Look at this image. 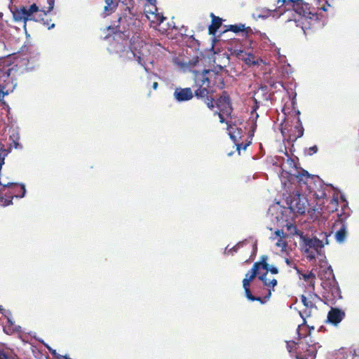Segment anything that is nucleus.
Returning <instances> with one entry per match:
<instances>
[{
  "label": "nucleus",
  "instance_id": "nucleus-35",
  "mask_svg": "<svg viewBox=\"0 0 359 359\" xmlns=\"http://www.w3.org/2000/svg\"><path fill=\"white\" fill-rule=\"evenodd\" d=\"M251 144V141H249L248 142L243 143V142H240L239 141L237 142V144H235L236 146V149L240 153L241 150H245L246 148Z\"/></svg>",
  "mask_w": 359,
  "mask_h": 359
},
{
  "label": "nucleus",
  "instance_id": "nucleus-37",
  "mask_svg": "<svg viewBox=\"0 0 359 359\" xmlns=\"http://www.w3.org/2000/svg\"><path fill=\"white\" fill-rule=\"evenodd\" d=\"M301 300H302V304L306 307V308H313L314 306V304L313 303L309 300L306 296H304V294H302L301 296Z\"/></svg>",
  "mask_w": 359,
  "mask_h": 359
},
{
  "label": "nucleus",
  "instance_id": "nucleus-64",
  "mask_svg": "<svg viewBox=\"0 0 359 359\" xmlns=\"http://www.w3.org/2000/svg\"><path fill=\"white\" fill-rule=\"evenodd\" d=\"M320 4V0H316Z\"/></svg>",
  "mask_w": 359,
  "mask_h": 359
},
{
  "label": "nucleus",
  "instance_id": "nucleus-30",
  "mask_svg": "<svg viewBox=\"0 0 359 359\" xmlns=\"http://www.w3.org/2000/svg\"><path fill=\"white\" fill-rule=\"evenodd\" d=\"M259 90L262 93L264 100H271L272 94H273V93H274V92H272V93H269V87L266 85L261 86L259 88Z\"/></svg>",
  "mask_w": 359,
  "mask_h": 359
},
{
  "label": "nucleus",
  "instance_id": "nucleus-5",
  "mask_svg": "<svg viewBox=\"0 0 359 359\" xmlns=\"http://www.w3.org/2000/svg\"><path fill=\"white\" fill-rule=\"evenodd\" d=\"M341 210L337 213L338 219L333 225V229L336 231L335 239L338 243H343L346 237L347 225L346 219L351 215V209L348 205V201L343 195H340Z\"/></svg>",
  "mask_w": 359,
  "mask_h": 359
},
{
  "label": "nucleus",
  "instance_id": "nucleus-17",
  "mask_svg": "<svg viewBox=\"0 0 359 359\" xmlns=\"http://www.w3.org/2000/svg\"><path fill=\"white\" fill-rule=\"evenodd\" d=\"M150 4L153 6V9L147 10V13L151 14L153 16L152 22H156L157 25H161L165 19L163 15L161 13H157V8L156 6V0H148Z\"/></svg>",
  "mask_w": 359,
  "mask_h": 359
},
{
  "label": "nucleus",
  "instance_id": "nucleus-20",
  "mask_svg": "<svg viewBox=\"0 0 359 359\" xmlns=\"http://www.w3.org/2000/svg\"><path fill=\"white\" fill-rule=\"evenodd\" d=\"M284 233L282 230H276L273 235L271 236V240L278 238L276 245L280 248L281 252H284L286 250L287 243L283 240Z\"/></svg>",
  "mask_w": 359,
  "mask_h": 359
},
{
  "label": "nucleus",
  "instance_id": "nucleus-63",
  "mask_svg": "<svg viewBox=\"0 0 359 359\" xmlns=\"http://www.w3.org/2000/svg\"><path fill=\"white\" fill-rule=\"evenodd\" d=\"M296 269L297 271V273H300L299 270L298 269H297V268H296Z\"/></svg>",
  "mask_w": 359,
  "mask_h": 359
},
{
  "label": "nucleus",
  "instance_id": "nucleus-34",
  "mask_svg": "<svg viewBox=\"0 0 359 359\" xmlns=\"http://www.w3.org/2000/svg\"><path fill=\"white\" fill-rule=\"evenodd\" d=\"M259 107V102H257V100L256 99H255V105L252 108L250 118H253L254 116H255V120H257L258 118L259 115L257 113V110L258 109Z\"/></svg>",
  "mask_w": 359,
  "mask_h": 359
},
{
  "label": "nucleus",
  "instance_id": "nucleus-8",
  "mask_svg": "<svg viewBox=\"0 0 359 359\" xmlns=\"http://www.w3.org/2000/svg\"><path fill=\"white\" fill-rule=\"evenodd\" d=\"M202 57L203 54L201 53L200 55L196 54L191 58L182 56L175 57H173L172 61L173 63L182 72H191L194 74V72H198L195 68L201 65L200 63L203 60Z\"/></svg>",
  "mask_w": 359,
  "mask_h": 359
},
{
  "label": "nucleus",
  "instance_id": "nucleus-42",
  "mask_svg": "<svg viewBox=\"0 0 359 359\" xmlns=\"http://www.w3.org/2000/svg\"><path fill=\"white\" fill-rule=\"evenodd\" d=\"M286 163L289 168H297V163L295 162V159L294 158L288 157L287 158Z\"/></svg>",
  "mask_w": 359,
  "mask_h": 359
},
{
  "label": "nucleus",
  "instance_id": "nucleus-57",
  "mask_svg": "<svg viewBox=\"0 0 359 359\" xmlns=\"http://www.w3.org/2000/svg\"><path fill=\"white\" fill-rule=\"evenodd\" d=\"M285 263L287 264V265H288L290 266H292V262L290 261L288 258L285 259Z\"/></svg>",
  "mask_w": 359,
  "mask_h": 359
},
{
  "label": "nucleus",
  "instance_id": "nucleus-12",
  "mask_svg": "<svg viewBox=\"0 0 359 359\" xmlns=\"http://www.w3.org/2000/svg\"><path fill=\"white\" fill-rule=\"evenodd\" d=\"M325 274L327 279L330 280L329 284V292L331 293L333 299H339L341 298V290L337 285V283L334 278L333 270L331 266L327 267L325 270Z\"/></svg>",
  "mask_w": 359,
  "mask_h": 359
},
{
  "label": "nucleus",
  "instance_id": "nucleus-62",
  "mask_svg": "<svg viewBox=\"0 0 359 359\" xmlns=\"http://www.w3.org/2000/svg\"><path fill=\"white\" fill-rule=\"evenodd\" d=\"M291 72H292L291 71L289 72V71L286 70V74H290Z\"/></svg>",
  "mask_w": 359,
  "mask_h": 359
},
{
  "label": "nucleus",
  "instance_id": "nucleus-45",
  "mask_svg": "<svg viewBox=\"0 0 359 359\" xmlns=\"http://www.w3.org/2000/svg\"><path fill=\"white\" fill-rule=\"evenodd\" d=\"M206 104L209 109H212L215 107L214 99H212V97L209 98L208 97H207Z\"/></svg>",
  "mask_w": 359,
  "mask_h": 359
},
{
  "label": "nucleus",
  "instance_id": "nucleus-39",
  "mask_svg": "<svg viewBox=\"0 0 359 359\" xmlns=\"http://www.w3.org/2000/svg\"><path fill=\"white\" fill-rule=\"evenodd\" d=\"M10 139L12 140L13 144H14V147L15 149H18L20 146L19 144V135L18 133L16 134H12L11 136H10Z\"/></svg>",
  "mask_w": 359,
  "mask_h": 359
},
{
  "label": "nucleus",
  "instance_id": "nucleus-48",
  "mask_svg": "<svg viewBox=\"0 0 359 359\" xmlns=\"http://www.w3.org/2000/svg\"><path fill=\"white\" fill-rule=\"evenodd\" d=\"M331 203L334 205H337L339 203V193H334Z\"/></svg>",
  "mask_w": 359,
  "mask_h": 359
},
{
  "label": "nucleus",
  "instance_id": "nucleus-52",
  "mask_svg": "<svg viewBox=\"0 0 359 359\" xmlns=\"http://www.w3.org/2000/svg\"><path fill=\"white\" fill-rule=\"evenodd\" d=\"M316 197L318 198H324L327 196L325 191H319V194H316Z\"/></svg>",
  "mask_w": 359,
  "mask_h": 359
},
{
  "label": "nucleus",
  "instance_id": "nucleus-16",
  "mask_svg": "<svg viewBox=\"0 0 359 359\" xmlns=\"http://www.w3.org/2000/svg\"><path fill=\"white\" fill-rule=\"evenodd\" d=\"M345 317V313L339 309L332 308L327 313V322L337 325Z\"/></svg>",
  "mask_w": 359,
  "mask_h": 359
},
{
  "label": "nucleus",
  "instance_id": "nucleus-29",
  "mask_svg": "<svg viewBox=\"0 0 359 359\" xmlns=\"http://www.w3.org/2000/svg\"><path fill=\"white\" fill-rule=\"evenodd\" d=\"M245 61V63L248 65H259V60L256 58V57L251 53L248 54L247 57L244 59ZM260 62H262V60H260Z\"/></svg>",
  "mask_w": 359,
  "mask_h": 359
},
{
  "label": "nucleus",
  "instance_id": "nucleus-22",
  "mask_svg": "<svg viewBox=\"0 0 359 359\" xmlns=\"http://www.w3.org/2000/svg\"><path fill=\"white\" fill-rule=\"evenodd\" d=\"M229 135L230 138L233 140L234 144H237V142L241 138V135L243 134V130L241 128H236L234 130V128L232 126H229L228 128Z\"/></svg>",
  "mask_w": 359,
  "mask_h": 359
},
{
  "label": "nucleus",
  "instance_id": "nucleus-6",
  "mask_svg": "<svg viewBox=\"0 0 359 359\" xmlns=\"http://www.w3.org/2000/svg\"><path fill=\"white\" fill-rule=\"evenodd\" d=\"M194 76L198 82L205 85L212 90L215 88L222 89L224 87V81L222 74L215 69H203L201 72H194Z\"/></svg>",
  "mask_w": 359,
  "mask_h": 359
},
{
  "label": "nucleus",
  "instance_id": "nucleus-23",
  "mask_svg": "<svg viewBox=\"0 0 359 359\" xmlns=\"http://www.w3.org/2000/svg\"><path fill=\"white\" fill-rule=\"evenodd\" d=\"M212 18V25L209 27L210 33L214 34L219 28L222 25V19L219 17H216L213 13L211 14Z\"/></svg>",
  "mask_w": 359,
  "mask_h": 359
},
{
  "label": "nucleus",
  "instance_id": "nucleus-43",
  "mask_svg": "<svg viewBox=\"0 0 359 359\" xmlns=\"http://www.w3.org/2000/svg\"><path fill=\"white\" fill-rule=\"evenodd\" d=\"M318 150V147L316 145H314L306 149V154L309 156H312L313 154L317 153Z\"/></svg>",
  "mask_w": 359,
  "mask_h": 359
},
{
  "label": "nucleus",
  "instance_id": "nucleus-58",
  "mask_svg": "<svg viewBox=\"0 0 359 359\" xmlns=\"http://www.w3.org/2000/svg\"><path fill=\"white\" fill-rule=\"evenodd\" d=\"M158 83H157V82H154V83H153V84H152V88H153V89H154V90H156V89H157V88H158Z\"/></svg>",
  "mask_w": 359,
  "mask_h": 359
},
{
  "label": "nucleus",
  "instance_id": "nucleus-53",
  "mask_svg": "<svg viewBox=\"0 0 359 359\" xmlns=\"http://www.w3.org/2000/svg\"><path fill=\"white\" fill-rule=\"evenodd\" d=\"M222 112V111H221L219 112H215V114H217L219 116L220 122L224 123L225 121V119Z\"/></svg>",
  "mask_w": 359,
  "mask_h": 359
},
{
  "label": "nucleus",
  "instance_id": "nucleus-11",
  "mask_svg": "<svg viewBox=\"0 0 359 359\" xmlns=\"http://www.w3.org/2000/svg\"><path fill=\"white\" fill-rule=\"evenodd\" d=\"M288 204L292 212L302 215L305 213L309 205V202L304 195L296 194L293 196Z\"/></svg>",
  "mask_w": 359,
  "mask_h": 359
},
{
  "label": "nucleus",
  "instance_id": "nucleus-33",
  "mask_svg": "<svg viewBox=\"0 0 359 359\" xmlns=\"http://www.w3.org/2000/svg\"><path fill=\"white\" fill-rule=\"evenodd\" d=\"M45 345L47 347V348L48 349V351L50 352V353L53 356H55L57 359H72L69 357H68L67 355H62L58 354L55 349H53L47 344H45Z\"/></svg>",
  "mask_w": 359,
  "mask_h": 359
},
{
  "label": "nucleus",
  "instance_id": "nucleus-32",
  "mask_svg": "<svg viewBox=\"0 0 359 359\" xmlns=\"http://www.w3.org/2000/svg\"><path fill=\"white\" fill-rule=\"evenodd\" d=\"M228 30L231 31L234 33H238L245 30V25H229Z\"/></svg>",
  "mask_w": 359,
  "mask_h": 359
},
{
  "label": "nucleus",
  "instance_id": "nucleus-3",
  "mask_svg": "<svg viewBox=\"0 0 359 359\" xmlns=\"http://www.w3.org/2000/svg\"><path fill=\"white\" fill-rule=\"evenodd\" d=\"M287 229L293 234L298 235L303 242V251L306 258L309 261L316 259V256L321 255L322 249L324 244L321 240L316 237L309 238L299 231L297 227L292 224L287 226Z\"/></svg>",
  "mask_w": 359,
  "mask_h": 359
},
{
  "label": "nucleus",
  "instance_id": "nucleus-51",
  "mask_svg": "<svg viewBox=\"0 0 359 359\" xmlns=\"http://www.w3.org/2000/svg\"><path fill=\"white\" fill-rule=\"evenodd\" d=\"M13 198V196H11V198L9 199H6L4 201V205L8 206V205H11L13 203V201H12Z\"/></svg>",
  "mask_w": 359,
  "mask_h": 359
},
{
  "label": "nucleus",
  "instance_id": "nucleus-36",
  "mask_svg": "<svg viewBox=\"0 0 359 359\" xmlns=\"http://www.w3.org/2000/svg\"><path fill=\"white\" fill-rule=\"evenodd\" d=\"M251 119H252V122H251V126H250V131H249V137L250 138H252L254 136L255 131L257 128V123H256L257 120H255V116L253 117V118H251Z\"/></svg>",
  "mask_w": 359,
  "mask_h": 359
},
{
  "label": "nucleus",
  "instance_id": "nucleus-60",
  "mask_svg": "<svg viewBox=\"0 0 359 359\" xmlns=\"http://www.w3.org/2000/svg\"><path fill=\"white\" fill-rule=\"evenodd\" d=\"M5 309L3 308L2 306H0V313L3 312Z\"/></svg>",
  "mask_w": 359,
  "mask_h": 359
},
{
  "label": "nucleus",
  "instance_id": "nucleus-54",
  "mask_svg": "<svg viewBox=\"0 0 359 359\" xmlns=\"http://www.w3.org/2000/svg\"><path fill=\"white\" fill-rule=\"evenodd\" d=\"M43 24H44L45 25L48 26V28L49 29H52V28H53V27H55V24H51V25H50V24H49L48 20L44 21V22H43Z\"/></svg>",
  "mask_w": 359,
  "mask_h": 359
},
{
  "label": "nucleus",
  "instance_id": "nucleus-14",
  "mask_svg": "<svg viewBox=\"0 0 359 359\" xmlns=\"http://www.w3.org/2000/svg\"><path fill=\"white\" fill-rule=\"evenodd\" d=\"M217 107L222 113L230 114L231 111V100L226 92H223L216 102Z\"/></svg>",
  "mask_w": 359,
  "mask_h": 359
},
{
  "label": "nucleus",
  "instance_id": "nucleus-44",
  "mask_svg": "<svg viewBox=\"0 0 359 359\" xmlns=\"http://www.w3.org/2000/svg\"><path fill=\"white\" fill-rule=\"evenodd\" d=\"M302 278L305 281H309L310 279H313L316 277L315 274L313 273H312V272H310L309 273L302 274Z\"/></svg>",
  "mask_w": 359,
  "mask_h": 359
},
{
  "label": "nucleus",
  "instance_id": "nucleus-38",
  "mask_svg": "<svg viewBox=\"0 0 359 359\" xmlns=\"http://www.w3.org/2000/svg\"><path fill=\"white\" fill-rule=\"evenodd\" d=\"M267 83L269 84V86H270V88L271 89H276L278 88V86L283 87V85L281 82H279V81H274L273 80H269L267 81Z\"/></svg>",
  "mask_w": 359,
  "mask_h": 359
},
{
  "label": "nucleus",
  "instance_id": "nucleus-61",
  "mask_svg": "<svg viewBox=\"0 0 359 359\" xmlns=\"http://www.w3.org/2000/svg\"><path fill=\"white\" fill-rule=\"evenodd\" d=\"M253 248H254V250H257V245H256V243H255V244L253 245Z\"/></svg>",
  "mask_w": 359,
  "mask_h": 359
},
{
  "label": "nucleus",
  "instance_id": "nucleus-7",
  "mask_svg": "<svg viewBox=\"0 0 359 359\" xmlns=\"http://www.w3.org/2000/svg\"><path fill=\"white\" fill-rule=\"evenodd\" d=\"M148 51L147 45L142 40L133 38L126 54L128 59L136 60L147 72L145 58L147 56Z\"/></svg>",
  "mask_w": 359,
  "mask_h": 359
},
{
  "label": "nucleus",
  "instance_id": "nucleus-21",
  "mask_svg": "<svg viewBox=\"0 0 359 359\" xmlns=\"http://www.w3.org/2000/svg\"><path fill=\"white\" fill-rule=\"evenodd\" d=\"M39 55L38 53H36L33 57L30 58H23L22 61V66H25V69L27 71H32L34 68V64L38 61Z\"/></svg>",
  "mask_w": 359,
  "mask_h": 359
},
{
  "label": "nucleus",
  "instance_id": "nucleus-13",
  "mask_svg": "<svg viewBox=\"0 0 359 359\" xmlns=\"http://www.w3.org/2000/svg\"><path fill=\"white\" fill-rule=\"evenodd\" d=\"M173 97L177 102H184L191 100L194 97V93L191 88L177 87L175 89Z\"/></svg>",
  "mask_w": 359,
  "mask_h": 359
},
{
  "label": "nucleus",
  "instance_id": "nucleus-55",
  "mask_svg": "<svg viewBox=\"0 0 359 359\" xmlns=\"http://www.w3.org/2000/svg\"><path fill=\"white\" fill-rule=\"evenodd\" d=\"M255 301L260 302L262 304H264L266 302V301H263L260 297H255Z\"/></svg>",
  "mask_w": 359,
  "mask_h": 359
},
{
  "label": "nucleus",
  "instance_id": "nucleus-10",
  "mask_svg": "<svg viewBox=\"0 0 359 359\" xmlns=\"http://www.w3.org/2000/svg\"><path fill=\"white\" fill-rule=\"evenodd\" d=\"M11 11L13 14V19L15 22H23V28L25 31L26 34L27 32V23L29 21H37L38 20L35 18L34 13H31L29 15V12H27V7L25 6H13L10 7Z\"/></svg>",
  "mask_w": 359,
  "mask_h": 359
},
{
  "label": "nucleus",
  "instance_id": "nucleus-31",
  "mask_svg": "<svg viewBox=\"0 0 359 359\" xmlns=\"http://www.w3.org/2000/svg\"><path fill=\"white\" fill-rule=\"evenodd\" d=\"M297 114L298 116V117H297V125L295 126V128H296V130H297V133H298L297 137H301L304 135V128H303L302 123L301 122V120H300V118L299 117V115L300 114L299 111H297Z\"/></svg>",
  "mask_w": 359,
  "mask_h": 359
},
{
  "label": "nucleus",
  "instance_id": "nucleus-27",
  "mask_svg": "<svg viewBox=\"0 0 359 359\" xmlns=\"http://www.w3.org/2000/svg\"><path fill=\"white\" fill-rule=\"evenodd\" d=\"M276 11L275 10H269V9H262L257 11V18L266 19L268 17L272 15L275 17Z\"/></svg>",
  "mask_w": 359,
  "mask_h": 359
},
{
  "label": "nucleus",
  "instance_id": "nucleus-15",
  "mask_svg": "<svg viewBox=\"0 0 359 359\" xmlns=\"http://www.w3.org/2000/svg\"><path fill=\"white\" fill-rule=\"evenodd\" d=\"M1 313L6 318L8 325L4 327V331L8 334L20 331V326L15 325L12 320L11 313L10 311L4 310Z\"/></svg>",
  "mask_w": 359,
  "mask_h": 359
},
{
  "label": "nucleus",
  "instance_id": "nucleus-26",
  "mask_svg": "<svg viewBox=\"0 0 359 359\" xmlns=\"http://www.w3.org/2000/svg\"><path fill=\"white\" fill-rule=\"evenodd\" d=\"M106 6L104 8V11L106 15H108L113 13L116 7L117 4L114 2L113 0H104Z\"/></svg>",
  "mask_w": 359,
  "mask_h": 359
},
{
  "label": "nucleus",
  "instance_id": "nucleus-56",
  "mask_svg": "<svg viewBox=\"0 0 359 359\" xmlns=\"http://www.w3.org/2000/svg\"><path fill=\"white\" fill-rule=\"evenodd\" d=\"M299 315L301 316V318L303 319V323L302 325H305L306 321V318H305V316L302 314V312H299Z\"/></svg>",
  "mask_w": 359,
  "mask_h": 359
},
{
  "label": "nucleus",
  "instance_id": "nucleus-4",
  "mask_svg": "<svg viewBox=\"0 0 359 359\" xmlns=\"http://www.w3.org/2000/svg\"><path fill=\"white\" fill-rule=\"evenodd\" d=\"M13 69V65L11 58H0V102L4 97L12 93L16 86L11 76V72Z\"/></svg>",
  "mask_w": 359,
  "mask_h": 359
},
{
  "label": "nucleus",
  "instance_id": "nucleus-25",
  "mask_svg": "<svg viewBox=\"0 0 359 359\" xmlns=\"http://www.w3.org/2000/svg\"><path fill=\"white\" fill-rule=\"evenodd\" d=\"M266 276L267 272H265L259 276V279L262 281L264 285L273 288L277 285V280L275 278L268 280Z\"/></svg>",
  "mask_w": 359,
  "mask_h": 359
},
{
  "label": "nucleus",
  "instance_id": "nucleus-46",
  "mask_svg": "<svg viewBox=\"0 0 359 359\" xmlns=\"http://www.w3.org/2000/svg\"><path fill=\"white\" fill-rule=\"evenodd\" d=\"M245 296L246 297L252 302H255V296H253L250 292V289H247L245 290Z\"/></svg>",
  "mask_w": 359,
  "mask_h": 359
},
{
  "label": "nucleus",
  "instance_id": "nucleus-2",
  "mask_svg": "<svg viewBox=\"0 0 359 359\" xmlns=\"http://www.w3.org/2000/svg\"><path fill=\"white\" fill-rule=\"evenodd\" d=\"M302 325L298 326L297 334L299 336L298 342L292 343L296 346V359H315L318 349L320 347L318 343L313 340L311 334H306L302 337L299 329Z\"/></svg>",
  "mask_w": 359,
  "mask_h": 359
},
{
  "label": "nucleus",
  "instance_id": "nucleus-59",
  "mask_svg": "<svg viewBox=\"0 0 359 359\" xmlns=\"http://www.w3.org/2000/svg\"><path fill=\"white\" fill-rule=\"evenodd\" d=\"M271 290H269V292H268V294L264 297V299H269V297H270V296H271Z\"/></svg>",
  "mask_w": 359,
  "mask_h": 359
},
{
  "label": "nucleus",
  "instance_id": "nucleus-28",
  "mask_svg": "<svg viewBox=\"0 0 359 359\" xmlns=\"http://www.w3.org/2000/svg\"><path fill=\"white\" fill-rule=\"evenodd\" d=\"M41 2L46 1L48 4V7L41 6L40 11L43 13L45 15H46L48 13H50L55 5V0H40Z\"/></svg>",
  "mask_w": 359,
  "mask_h": 359
},
{
  "label": "nucleus",
  "instance_id": "nucleus-47",
  "mask_svg": "<svg viewBox=\"0 0 359 359\" xmlns=\"http://www.w3.org/2000/svg\"><path fill=\"white\" fill-rule=\"evenodd\" d=\"M251 282V278L245 279L244 278L243 280V286L245 290L247 289H250V283Z\"/></svg>",
  "mask_w": 359,
  "mask_h": 359
},
{
  "label": "nucleus",
  "instance_id": "nucleus-19",
  "mask_svg": "<svg viewBox=\"0 0 359 359\" xmlns=\"http://www.w3.org/2000/svg\"><path fill=\"white\" fill-rule=\"evenodd\" d=\"M194 81L196 86L198 87V88L195 90L194 95H195L197 97L203 98L205 97H208V95L209 94L210 91H212L211 88L209 87H207L205 85H202L201 83L198 82L197 78L194 77Z\"/></svg>",
  "mask_w": 359,
  "mask_h": 359
},
{
  "label": "nucleus",
  "instance_id": "nucleus-41",
  "mask_svg": "<svg viewBox=\"0 0 359 359\" xmlns=\"http://www.w3.org/2000/svg\"><path fill=\"white\" fill-rule=\"evenodd\" d=\"M39 11H40L39 8L36 4H32L28 8H27V12H29V13H34Z\"/></svg>",
  "mask_w": 359,
  "mask_h": 359
},
{
  "label": "nucleus",
  "instance_id": "nucleus-50",
  "mask_svg": "<svg viewBox=\"0 0 359 359\" xmlns=\"http://www.w3.org/2000/svg\"><path fill=\"white\" fill-rule=\"evenodd\" d=\"M292 342L293 341H289L287 343V349L290 353H292L293 348H295L296 347Z\"/></svg>",
  "mask_w": 359,
  "mask_h": 359
},
{
  "label": "nucleus",
  "instance_id": "nucleus-1",
  "mask_svg": "<svg viewBox=\"0 0 359 359\" xmlns=\"http://www.w3.org/2000/svg\"><path fill=\"white\" fill-rule=\"evenodd\" d=\"M278 17L287 11L291 13V17L285 20V22H294L297 27H300L305 35L306 30L317 29L324 26L325 20H322L320 14L315 8L311 10L309 4L303 0H277Z\"/></svg>",
  "mask_w": 359,
  "mask_h": 359
},
{
  "label": "nucleus",
  "instance_id": "nucleus-18",
  "mask_svg": "<svg viewBox=\"0 0 359 359\" xmlns=\"http://www.w3.org/2000/svg\"><path fill=\"white\" fill-rule=\"evenodd\" d=\"M266 259L263 257V259L262 262H255L253 264L252 268L250 271H248L245 274V279L251 278V281L254 279V278L258 274V271L259 269H266Z\"/></svg>",
  "mask_w": 359,
  "mask_h": 359
},
{
  "label": "nucleus",
  "instance_id": "nucleus-40",
  "mask_svg": "<svg viewBox=\"0 0 359 359\" xmlns=\"http://www.w3.org/2000/svg\"><path fill=\"white\" fill-rule=\"evenodd\" d=\"M266 269H264V270H266V272L268 273V271H270L271 273L273 274H276L278 273V269L277 267L276 266H269V264L266 262Z\"/></svg>",
  "mask_w": 359,
  "mask_h": 359
},
{
  "label": "nucleus",
  "instance_id": "nucleus-24",
  "mask_svg": "<svg viewBox=\"0 0 359 359\" xmlns=\"http://www.w3.org/2000/svg\"><path fill=\"white\" fill-rule=\"evenodd\" d=\"M248 243V240H244L242 241L238 242L236 245H235L233 247L229 248V246H227L224 251V255H233L234 253L237 252L239 248L244 246Z\"/></svg>",
  "mask_w": 359,
  "mask_h": 359
},
{
  "label": "nucleus",
  "instance_id": "nucleus-9",
  "mask_svg": "<svg viewBox=\"0 0 359 359\" xmlns=\"http://www.w3.org/2000/svg\"><path fill=\"white\" fill-rule=\"evenodd\" d=\"M313 176L311 175L307 171L302 170L301 172L297 173L291 174L287 171L282 170L279 175V178L284 187H286L288 182H291L294 180H296L300 184H308L309 181H311Z\"/></svg>",
  "mask_w": 359,
  "mask_h": 359
},
{
  "label": "nucleus",
  "instance_id": "nucleus-49",
  "mask_svg": "<svg viewBox=\"0 0 359 359\" xmlns=\"http://www.w3.org/2000/svg\"><path fill=\"white\" fill-rule=\"evenodd\" d=\"M0 359H13L9 357L8 355L3 350H0Z\"/></svg>",
  "mask_w": 359,
  "mask_h": 359
}]
</instances>
